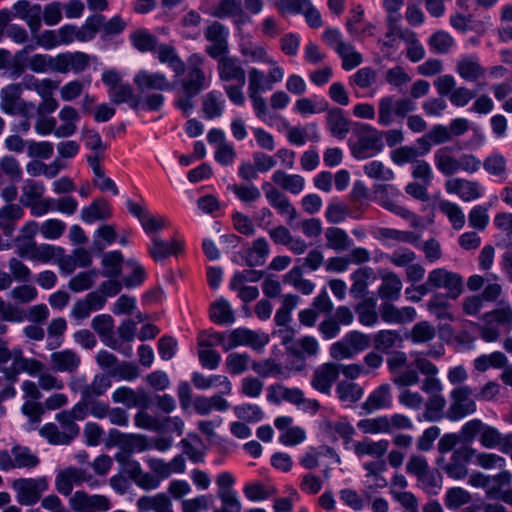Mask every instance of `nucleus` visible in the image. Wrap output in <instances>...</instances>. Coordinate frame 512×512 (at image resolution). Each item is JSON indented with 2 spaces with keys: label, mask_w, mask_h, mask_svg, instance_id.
<instances>
[{
  "label": "nucleus",
  "mask_w": 512,
  "mask_h": 512,
  "mask_svg": "<svg viewBox=\"0 0 512 512\" xmlns=\"http://www.w3.org/2000/svg\"><path fill=\"white\" fill-rule=\"evenodd\" d=\"M406 472L417 479V486L426 494L438 495L442 489L443 477L439 470L430 468L424 456L412 455L407 464Z\"/></svg>",
  "instance_id": "f257e3e1"
},
{
  "label": "nucleus",
  "mask_w": 512,
  "mask_h": 512,
  "mask_svg": "<svg viewBox=\"0 0 512 512\" xmlns=\"http://www.w3.org/2000/svg\"><path fill=\"white\" fill-rule=\"evenodd\" d=\"M483 325L480 327V336L486 342H494L502 334H508L512 329V307L509 303H500V306L483 315Z\"/></svg>",
  "instance_id": "f03ea898"
},
{
  "label": "nucleus",
  "mask_w": 512,
  "mask_h": 512,
  "mask_svg": "<svg viewBox=\"0 0 512 512\" xmlns=\"http://www.w3.org/2000/svg\"><path fill=\"white\" fill-rule=\"evenodd\" d=\"M109 96L114 104L128 103L134 110L142 108L147 111H159L165 102V97L160 93L147 94L144 97L134 95L133 89L128 83L116 86L109 91Z\"/></svg>",
  "instance_id": "7ed1b4c3"
},
{
  "label": "nucleus",
  "mask_w": 512,
  "mask_h": 512,
  "mask_svg": "<svg viewBox=\"0 0 512 512\" xmlns=\"http://www.w3.org/2000/svg\"><path fill=\"white\" fill-rule=\"evenodd\" d=\"M57 423L44 424L39 433L52 445H69L80 434V427L60 411L55 415Z\"/></svg>",
  "instance_id": "20e7f679"
},
{
  "label": "nucleus",
  "mask_w": 512,
  "mask_h": 512,
  "mask_svg": "<svg viewBox=\"0 0 512 512\" xmlns=\"http://www.w3.org/2000/svg\"><path fill=\"white\" fill-rule=\"evenodd\" d=\"M86 483L90 488H97L103 482L94 478L92 474L78 467H67L60 470L55 477V489L63 496H72L74 486Z\"/></svg>",
  "instance_id": "39448f33"
},
{
  "label": "nucleus",
  "mask_w": 512,
  "mask_h": 512,
  "mask_svg": "<svg viewBox=\"0 0 512 512\" xmlns=\"http://www.w3.org/2000/svg\"><path fill=\"white\" fill-rule=\"evenodd\" d=\"M352 155L359 160L371 158L380 153L384 144L382 133L369 124H361L357 140L350 145Z\"/></svg>",
  "instance_id": "423d86ee"
},
{
  "label": "nucleus",
  "mask_w": 512,
  "mask_h": 512,
  "mask_svg": "<svg viewBox=\"0 0 512 512\" xmlns=\"http://www.w3.org/2000/svg\"><path fill=\"white\" fill-rule=\"evenodd\" d=\"M187 63L186 74L180 81L182 91L199 94L211 84V77L203 70L205 58L200 53H193L188 57Z\"/></svg>",
  "instance_id": "0eeeda50"
},
{
  "label": "nucleus",
  "mask_w": 512,
  "mask_h": 512,
  "mask_svg": "<svg viewBox=\"0 0 512 512\" xmlns=\"http://www.w3.org/2000/svg\"><path fill=\"white\" fill-rule=\"evenodd\" d=\"M12 488L20 505L32 506L42 500V494L49 489V483L46 477L19 478L13 481Z\"/></svg>",
  "instance_id": "6e6552de"
},
{
  "label": "nucleus",
  "mask_w": 512,
  "mask_h": 512,
  "mask_svg": "<svg viewBox=\"0 0 512 512\" xmlns=\"http://www.w3.org/2000/svg\"><path fill=\"white\" fill-rule=\"evenodd\" d=\"M115 459L121 465V473L128 476L138 487L144 490H154L159 487V479L143 471L140 463L133 459L130 453H118Z\"/></svg>",
  "instance_id": "1a4fd4ad"
},
{
  "label": "nucleus",
  "mask_w": 512,
  "mask_h": 512,
  "mask_svg": "<svg viewBox=\"0 0 512 512\" xmlns=\"http://www.w3.org/2000/svg\"><path fill=\"white\" fill-rule=\"evenodd\" d=\"M374 194L377 202L386 210L400 216L403 219H415L413 212L401 205L404 197L399 188L393 184H378L374 186Z\"/></svg>",
  "instance_id": "9d476101"
},
{
  "label": "nucleus",
  "mask_w": 512,
  "mask_h": 512,
  "mask_svg": "<svg viewBox=\"0 0 512 512\" xmlns=\"http://www.w3.org/2000/svg\"><path fill=\"white\" fill-rule=\"evenodd\" d=\"M429 284L433 285L434 290L443 289L450 299H457L464 290L463 277L453 271L445 268H435L428 273Z\"/></svg>",
  "instance_id": "9b49d317"
},
{
  "label": "nucleus",
  "mask_w": 512,
  "mask_h": 512,
  "mask_svg": "<svg viewBox=\"0 0 512 512\" xmlns=\"http://www.w3.org/2000/svg\"><path fill=\"white\" fill-rule=\"evenodd\" d=\"M451 403L447 410V418L457 421L476 411L474 394L470 387L462 385L451 391Z\"/></svg>",
  "instance_id": "f8f14e48"
},
{
  "label": "nucleus",
  "mask_w": 512,
  "mask_h": 512,
  "mask_svg": "<svg viewBox=\"0 0 512 512\" xmlns=\"http://www.w3.org/2000/svg\"><path fill=\"white\" fill-rule=\"evenodd\" d=\"M229 28L224 24L213 21L204 30L205 39L210 45L205 47L206 54L212 59L229 54Z\"/></svg>",
  "instance_id": "ddd939ff"
},
{
  "label": "nucleus",
  "mask_w": 512,
  "mask_h": 512,
  "mask_svg": "<svg viewBox=\"0 0 512 512\" xmlns=\"http://www.w3.org/2000/svg\"><path fill=\"white\" fill-rule=\"evenodd\" d=\"M69 506L74 512H106L111 509L112 504L105 495H90L78 490L69 498Z\"/></svg>",
  "instance_id": "4468645a"
},
{
  "label": "nucleus",
  "mask_w": 512,
  "mask_h": 512,
  "mask_svg": "<svg viewBox=\"0 0 512 512\" xmlns=\"http://www.w3.org/2000/svg\"><path fill=\"white\" fill-rule=\"evenodd\" d=\"M133 81L143 97L152 93L162 94L161 92L170 91L172 89L171 82L167 79L166 75L161 72L140 70L134 76Z\"/></svg>",
  "instance_id": "2eb2a0df"
},
{
  "label": "nucleus",
  "mask_w": 512,
  "mask_h": 512,
  "mask_svg": "<svg viewBox=\"0 0 512 512\" xmlns=\"http://www.w3.org/2000/svg\"><path fill=\"white\" fill-rule=\"evenodd\" d=\"M126 207L138 219L143 230L148 235L155 234L168 225L165 217L152 214L145 206L131 199L126 201Z\"/></svg>",
  "instance_id": "dca6fc26"
},
{
  "label": "nucleus",
  "mask_w": 512,
  "mask_h": 512,
  "mask_svg": "<svg viewBox=\"0 0 512 512\" xmlns=\"http://www.w3.org/2000/svg\"><path fill=\"white\" fill-rule=\"evenodd\" d=\"M90 60V55L81 51L59 53L55 56L54 72L80 74L89 67Z\"/></svg>",
  "instance_id": "f3484780"
},
{
  "label": "nucleus",
  "mask_w": 512,
  "mask_h": 512,
  "mask_svg": "<svg viewBox=\"0 0 512 512\" xmlns=\"http://www.w3.org/2000/svg\"><path fill=\"white\" fill-rule=\"evenodd\" d=\"M483 290L479 295L484 302H496L502 295V286L498 283L496 275H489L484 278L481 275L474 274L467 280V288L472 291Z\"/></svg>",
  "instance_id": "a211bd4d"
},
{
  "label": "nucleus",
  "mask_w": 512,
  "mask_h": 512,
  "mask_svg": "<svg viewBox=\"0 0 512 512\" xmlns=\"http://www.w3.org/2000/svg\"><path fill=\"white\" fill-rule=\"evenodd\" d=\"M215 60L220 81L226 84L246 83V73L239 58L225 54Z\"/></svg>",
  "instance_id": "6ab92c4d"
},
{
  "label": "nucleus",
  "mask_w": 512,
  "mask_h": 512,
  "mask_svg": "<svg viewBox=\"0 0 512 512\" xmlns=\"http://www.w3.org/2000/svg\"><path fill=\"white\" fill-rule=\"evenodd\" d=\"M339 373L338 365L324 363L315 369L311 379V386L322 394L330 395L331 388L338 379Z\"/></svg>",
  "instance_id": "aec40b11"
},
{
  "label": "nucleus",
  "mask_w": 512,
  "mask_h": 512,
  "mask_svg": "<svg viewBox=\"0 0 512 512\" xmlns=\"http://www.w3.org/2000/svg\"><path fill=\"white\" fill-rule=\"evenodd\" d=\"M106 301L99 292H90L83 299L75 302L71 310V317L76 320L87 319L93 312L101 310Z\"/></svg>",
  "instance_id": "412c9836"
},
{
  "label": "nucleus",
  "mask_w": 512,
  "mask_h": 512,
  "mask_svg": "<svg viewBox=\"0 0 512 512\" xmlns=\"http://www.w3.org/2000/svg\"><path fill=\"white\" fill-rule=\"evenodd\" d=\"M445 189L447 193L456 194L465 202H470L482 196L481 187L478 182L463 178H454L446 181Z\"/></svg>",
  "instance_id": "4be33fe9"
},
{
  "label": "nucleus",
  "mask_w": 512,
  "mask_h": 512,
  "mask_svg": "<svg viewBox=\"0 0 512 512\" xmlns=\"http://www.w3.org/2000/svg\"><path fill=\"white\" fill-rule=\"evenodd\" d=\"M201 7L211 16L224 19L238 16L242 13V4L239 0H201Z\"/></svg>",
  "instance_id": "5701e85b"
},
{
  "label": "nucleus",
  "mask_w": 512,
  "mask_h": 512,
  "mask_svg": "<svg viewBox=\"0 0 512 512\" xmlns=\"http://www.w3.org/2000/svg\"><path fill=\"white\" fill-rule=\"evenodd\" d=\"M266 342V340L252 330L237 328L230 332L228 340L226 343H223V350L227 352L241 345L258 348L264 346Z\"/></svg>",
  "instance_id": "b1692460"
},
{
  "label": "nucleus",
  "mask_w": 512,
  "mask_h": 512,
  "mask_svg": "<svg viewBox=\"0 0 512 512\" xmlns=\"http://www.w3.org/2000/svg\"><path fill=\"white\" fill-rule=\"evenodd\" d=\"M381 319L386 323L405 324L414 321L417 312L414 307L405 306L398 308L392 303L384 302L380 305Z\"/></svg>",
  "instance_id": "393cba45"
},
{
  "label": "nucleus",
  "mask_w": 512,
  "mask_h": 512,
  "mask_svg": "<svg viewBox=\"0 0 512 512\" xmlns=\"http://www.w3.org/2000/svg\"><path fill=\"white\" fill-rule=\"evenodd\" d=\"M460 457L471 459L475 465L480 466L483 469H503L506 465L504 457L489 452H478L474 448H466L464 451L459 453Z\"/></svg>",
  "instance_id": "a878e982"
},
{
  "label": "nucleus",
  "mask_w": 512,
  "mask_h": 512,
  "mask_svg": "<svg viewBox=\"0 0 512 512\" xmlns=\"http://www.w3.org/2000/svg\"><path fill=\"white\" fill-rule=\"evenodd\" d=\"M191 381L198 390H207L212 387L219 389L220 394H231L232 383L225 375L213 374L205 376L200 372H194Z\"/></svg>",
  "instance_id": "bb28decb"
},
{
  "label": "nucleus",
  "mask_w": 512,
  "mask_h": 512,
  "mask_svg": "<svg viewBox=\"0 0 512 512\" xmlns=\"http://www.w3.org/2000/svg\"><path fill=\"white\" fill-rule=\"evenodd\" d=\"M52 369L56 372L74 373L81 364L80 356L73 350L64 349L50 355Z\"/></svg>",
  "instance_id": "cd10ccee"
},
{
  "label": "nucleus",
  "mask_w": 512,
  "mask_h": 512,
  "mask_svg": "<svg viewBox=\"0 0 512 512\" xmlns=\"http://www.w3.org/2000/svg\"><path fill=\"white\" fill-rule=\"evenodd\" d=\"M158 61L167 65L175 76H180L185 72V62L178 55L175 46L171 44L157 45L155 51Z\"/></svg>",
  "instance_id": "c85d7f7f"
},
{
  "label": "nucleus",
  "mask_w": 512,
  "mask_h": 512,
  "mask_svg": "<svg viewBox=\"0 0 512 512\" xmlns=\"http://www.w3.org/2000/svg\"><path fill=\"white\" fill-rule=\"evenodd\" d=\"M21 88L18 84H10L1 90L0 108L10 115H16L23 111V102L20 98Z\"/></svg>",
  "instance_id": "c756f323"
},
{
  "label": "nucleus",
  "mask_w": 512,
  "mask_h": 512,
  "mask_svg": "<svg viewBox=\"0 0 512 512\" xmlns=\"http://www.w3.org/2000/svg\"><path fill=\"white\" fill-rule=\"evenodd\" d=\"M92 329L98 334L101 341L112 349L117 348V340L113 336L114 319L109 314H100L91 321Z\"/></svg>",
  "instance_id": "7c9ffc66"
},
{
  "label": "nucleus",
  "mask_w": 512,
  "mask_h": 512,
  "mask_svg": "<svg viewBox=\"0 0 512 512\" xmlns=\"http://www.w3.org/2000/svg\"><path fill=\"white\" fill-rule=\"evenodd\" d=\"M389 444L387 439L373 441L370 438H364L361 441L354 442L353 451L358 458L370 456L380 459L387 453Z\"/></svg>",
  "instance_id": "2f4dec72"
},
{
  "label": "nucleus",
  "mask_w": 512,
  "mask_h": 512,
  "mask_svg": "<svg viewBox=\"0 0 512 512\" xmlns=\"http://www.w3.org/2000/svg\"><path fill=\"white\" fill-rule=\"evenodd\" d=\"M112 217V209L104 198H96L90 205L81 210V219L87 224L105 221Z\"/></svg>",
  "instance_id": "473e14b6"
},
{
  "label": "nucleus",
  "mask_w": 512,
  "mask_h": 512,
  "mask_svg": "<svg viewBox=\"0 0 512 512\" xmlns=\"http://www.w3.org/2000/svg\"><path fill=\"white\" fill-rule=\"evenodd\" d=\"M392 405V395L390 386L382 384L369 394L367 399L362 403V409L366 413L389 408Z\"/></svg>",
  "instance_id": "72a5a7b5"
},
{
  "label": "nucleus",
  "mask_w": 512,
  "mask_h": 512,
  "mask_svg": "<svg viewBox=\"0 0 512 512\" xmlns=\"http://www.w3.org/2000/svg\"><path fill=\"white\" fill-rule=\"evenodd\" d=\"M112 401L114 403L123 404L127 408L146 407L148 396L143 391L136 392L130 387L122 386L112 393Z\"/></svg>",
  "instance_id": "f704fd0d"
},
{
  "label": "nucleus",
  "mask_w": 512,
  "mask_h": 512,
  "mask_svg": "<svg viewBox=\"0 0 512 512\" xmlns=\"http://www.w3.org/2000/svg\"><path fill=\"white\" fill-rule=\"evenodd\" d=\"M456 72L466 81L474 82L485 75V68L475 55L464 56L456 64Z\"/></svg>",
  "instance_id": "c9c22d12"
},
{
  "label": "nucleus",
  "mask_w": 512,
  "mask_h": 512,
  "mask_svg": "<svg viewBox=\"0 0 512 512\" xmlns=\"http://www.w3.org/2000/svg\"><path fill=\"white\" fill-rule=\"evenodd\" d=\"M226 106L224 95L219 90H211L203 96L202 111L206 119H215L223 115Z\"/></svg>",
  "instance_id": "e433bc0d"
},
{
  "label": "nucleus",
  "mask_w": 512,
  "mask_h": 512,
  "mask_svg": "<svg viewBox=\"0 0 512 512\" xmlns=\"http://www.w3.org/2000/svg\"><path fill=\"white\" fill-rule=\"evenodd\" d=\"M272 182L291 194L301 193L305 187V179L299 174H288L283 170H275L272 174Z\"/></svg>",
  "instance_id": "4c0bfd02"
},
{
  "label": "nucleus",
  "mask_w": 512,
  "mask_h": 512,
  "mask_svg": "<svg viewBox=\"0 0 512 512\" xmlns=\"http://www.w3.org/2000/svg\"><path fill=\"white\" fill-rule=\"evenodd\" d=\"M327 128L337 139H344L350 131V123L340 108L327 109Z\"/></svg>",
  "instance_id": "58836bf2"
},
{
  "label": "nucleus",
  "mask_w": 512,
  "mask_h": 512,
  "mask_svg": "<svg viewBox=\"0 0 512 512\" xmlns=\"http://www.w3.org/2000/svg\"><path fill=\"white\" fill-rule=\"evenodd\" d=\"M347 217L353 219H360L362 211L360 208H351L349 205L341 202H330L325 211V218L331 224H338Z\"/></svg>",
  "instance_id": "ea45409f"
},
{
  "label": "nucleus",
  "mask_w": 512,
  "mask_h": 512,
  "mask_svg": "<svg viewBox=\"0 0 512 512\" xmlns=\"http://www.w3.org/2000/svg\"><path fill=\"white\" fill-rule=\"evenodd\" d=\"M434 164L437 170L445 176H451L458 172V158L453 155V148L450 146H444L435 151Z\"/></svg>",
  "instance_id": "a19ab883"
},
{
  "label": "nucleus",
  "mask_w": 512,
  "mask_h": 512,
  "mask_svg": "<svg viewBox=\"0 0 512 512\" xmlns=\"http://www.w3.org/2000/svg\"><path fill=\"white\" fill-rule=\"evenodd\" d=\"M182 249L181 243L177 240L166 242L159 237L153 235L151 237V245L148 247L149 255L155 261H162L170 255H176Z\"/></svg>",
  "instance_id": "79ce46f5"
},
{
  "label": "nucleus",
  "mask_w": 512,
  "mask_h": 512,
  "mask_svg": "<svg viewBox=\"0 0 512 512\" xmlns=\"http://www.w3.org/2000/svg\"><path fill=\"white\" fill-rule=\"evenodd\" d=\"M382 283L378 287V296L389 301H397L401 296L402 281L394 272H388L382 276Z\"/></svg>",
  "instance_id": "37998d69"
},
{
  "label": "nucleus",
  "mask_w": 512,
  "mask_h": 512,
  "mask_svg": "<svg viewBox=\"0 0 512 512\" xmlns=\"http://www.w3.org/2000/svg\"><path fill=\"white\" fill-rule=\"evenodd\" d=\"M59 119L63 123L55 129V136L67 138L74 135L77 130L76 123L80 119L77 110L72 106L66 105L60 110Z\"/></svg>",
  "instance_id": "c03bdc74"
},
{
  "label": "nucleus",
  "mask_w": 512,
  "mask_h": 512,
  "mask_svg": "<svg viewBox=\"0 0 512 512\" xmlns=\"http://www.w3.org/2000/svg\"><path fill=\"white\" fill-rule=\"evenodd\" d=\"M24 217V210L18 204H7L0 208V229L6 236H11L16 222Z\"/></svg>",
  "instance_id": "a18cd8bd"
},
{
  "label": "nucleus",
  "mask_w": 512,
  "mask_h": 512,
  "mask_svg": "<svg viewBox=\"0 0 512 512\" xmlns=\"http://www.w3.org/2000/svg\"><path fill=\"white\" fill-rule=\"evenodd\" d=\"M140 511L174 512L171 499L165 493L154 496H142L136 503Z\"/></svg>",
  "instance_id": "49530a36"
},
{
  "label": "nucleus",
  "mask_w": 512,
  "mask_h": 512,
  "mask_svg": "<svg viewBox=\"0 0 512 512\" xmlns=\"http://www.w3.org/2000/svg\"><path fill=\"white\" fill-rule=\"evenodd\" d=\"M209 316L211 321L218 325H231L235 322L234 311L224 298H220L210 305Z\"/></svg>",
  "instance_id": "de8ad7c7"
},
{
  "label": "nucleus",
  "mask_w": 512,
  "mask_h": 512,
  "mask_svg": "<svg viewBox=\"0 0 512 512\" xmlns=\"http://www.w3.org/2000/svg\"><path fill=\"white\" fill-rule=\"evenodd\" d=\"M270 253V246L263 237L256 239L245 251V262L249 267L262 266Z\"/></svg>",
  "instance_id": "09e8293b"
},
{
  "label": "nucleus",
  "mask_w": 512,
  "mask_h": 512,
  "mask_svg": "<svg viewBox=\"0 0 512 512\" xmlns=\"http://www.w3.org/2000/svg\"><path fill=\"white\" fill-rule=\"evenodd\" d=\"M447 295L437 293L427 302L428 311L439 320L454 321V315L451 312V303Z\"/></svg>",
  "instance_id": "8fccbe9b"
},
{
  "label": "nucleus",
  "mask_w": 512,
  "mask_h": 512,
  "mask_svg": "<svg viewBox=\"0 0 512 512\" xmlns=\"http://www.w3.org/2000/svg\"><path fill=\"white\" fill-rule=\"evenodd\" d=\"M112 386L110 375L96 374L90 383H87L83 391V399L92 402V400L103 396Z\"/></svg>",
  "instance_id": "3c124183"
},
{
  "label": "nucleus",
  "mask_w": 512,
  "mask_h": 512,
  "mask_svg": "<svg viewBox=\"0 0 512 512\" xmlns=\"http://www.w3.org/2000/svg\"><path fill=\"white\" fill-rule=\"evenodd\" d=\"M129 40L132 46L142 53L154 52L158 45L157 37L144 28L133 31L129 35Z\"/></svg>",
  "instance_id": "603ef678"
},
{
  "label": "nucleus",
  "mask_w": 512,
  "mask_h": 512,
  "mask_svg": "<svg viewBox=\"0 0 512 512\" xmlns=\"http://www.w3.org/2000/svg\"><path fill=\"white\" fill-rule=\"evenodd\" d=\"M326 246L335 251H346L352 244L353 240L347 232L339 227H328L325 231Z\"/></svg>",
  "instance_id": "864d4df0"
},
{
  "label": "nucleus",
  "mask_w": 512,
  "mask_h": 512,
  "mask_svg": "<svg viewBox=\"0 0 512 512\" xmlns=\"http://www.w3.org/2000/svg\"><path fill=\"white\" fill-rule=\"evenodd\" d=\"M45 191L46 189L42 182L35 181L33 179H26L22 186L20 203L24 207L30 208L43 197Z\"/></svg>",
  "instance_id": "5fc2aeb1"
},
{
  "label": "nucleus",
  "mask_w": 512,
  "mask_h": 512,
  "mask_svg": "<svg viewBox=\"0 0 512 512\" xmlns=\"http://www.w3.org/2000/svg\"><path fill=\"white\" fill-rule=\"evenodd\" d=\"M325 431L333 436L336 440V435L344 440V443H349L353 435L355 434V429L351 425L345 417H340L336 420H329L325 423Z\"/></svg>",
  "instance_id": "6e6d98bb"
},
{
  "label": "nucleus",
  "mask_w": 512,
  "mask_h": 512,
  "mask_svg": "<svg viewBox=\"0 0 512 512\" xmlns=\"http://www.w3.org/2000/svg\"><path fill=\"white\" fill-rule=\"evenodd\" d=\"M12 455L15 469H33L39 465V457L27 446L14 445Z\"/></svg>",
  "instance_id": "4d7b16f0"
},
{
  "label": "nucleus",
  "mask_w": 512,
  "mask_h": 512,
  "mask_svg": "<svg viewBox=\"0 0 512 512\" xmlns=\"http://www.w3.org/2000/svg\"><path fill=\"white\" fill-rule=\"evenodd\" d=\"M123 255L121 251L107 252L102 257V271L100 274L107 278H117L122 272Z\"/></svg>",
  "instance_id": "13d9d810"
},
{
  "label": "nucleus",
  "mask_w": 512,
  "mask_h": 512,
  "mask_svg": "<svg viewBox=\"0 0 512 512\" xmlns=\"http://www.w3.org/2000/svg\"><path fill=\"white\" fill-rule=\"evenodd\" d=\"M104 21L105 16L101 14H94L88 17L81 27L76 26L77 41L88 42L94 39Z\"/></svg>",
  "instance_id": "bf43d9fd"
},
{
  "label": "nucleus",
  "mask_w": 512,
  "mask_h": 512,
  "mask_svg": "<svg viewBox=\"0 0 512 512\" xmlns=\"http://www.w3.org/2000/svg\"><path fill=\"white\" fill-rule=\"evenodd\" d=\"M467 447H461L455 450L451 456L450 462L443 467L446 474L453 479H463L468 473L466 463L471 462V459L460 457L459 453L464 451Z\"/></svg>",
  "instance_id": "052dcab7"
},
{
  "label": "nucleus",
  "mask_w": 512,
  "mask_h": 512,
  "mask_svg": "<svg viewBox=\"0 0 512 512\" xmlns=\"http://www.w3.org/2000/svg\"><path fill=\"white\" fill-rule=\"evenodd\" d=\"M213 343L207 340L199 342L198 358L201 366L209 370L218 368L221 362V355L218 351L211 349Z\"/></svg>",
  "instance_id": "680f3d73"
},
{
  "label": "nucleus",
  "mask_w": 512,
  "mask_h": 512,
  "mask_svg": "<svg viewBox=\"0 0 512 512\" xmlns=\"http://www.w3.org/2000/svg\"><path fill=\"white\" fill-rule=\"evenodd\" d=\"M202 16L196 10H190L180 19V26L183 29L182 35L186 39H197L200 35V24Z\"/></svg>",
  "instance_id": "e2e57ef3"
},
{
  "label": "nucleus",
  "mask_w": 512,
  "mask_h": 512,
  "mask_svg": "<svg viewBox=\"0 0 512 512\" xmlns=\"http://www.w3.org/2000/svg\"><path fill=\"white\" fill-rule=\"evenodd\" d=\"M67 330V322L63 317L53 319L47 328V349L55 350L63 343V335Z\"/></svg>",
  "instance_id": "0e129e2a"
},
{
  "label": "nucleus",
  "mask_w": 512,
  "mask_h": 512,
  "mask_svg": "<svg viewBox=\"0 0 512 512\" xmlns=\"http://www.w3.org/2000/svg\"><path fill=\"white\" fill-rule=\"evenodd\" d=\"M355 312L359 322L364 326H374L378 322L376 311V301L373 298H367L355 307Z\"/></svg>",
  "instance_id": "69168bd1"
},
{
  "label": "nucleus",
  "mask_w": 512,
  "mask_h": 512,
  "mask_svg": "<svg viewBox=\"0 0 512 512\" xmlns=\"http://www.w3.org/2000/svg\"><path fill=\"white\" fill-rule=\"evenodd\" d=\"M394 95L381 97L378 101V123L381 126H390L395 121Z\"/></svg>",
  "instance_id": "338daca9"
},
{
  "label": "nucleus",
  "mask_w": 512,
  "mask_h": 512,
  "mask_svg": "<svg viewBox=\"0 0 512 512\" xmlns=\"http://www.w3.org/2000/svg\"><path fill=\"white\" fill-rule=\"evenodd\" d=\"M335 392L339 400L346 403H355L363 395V389L359 384L347 381L339 382Z\"/></svg>",
  "instance_id": "774afa93"
}]
</instances>
